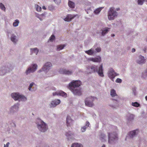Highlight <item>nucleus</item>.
<instances>
[{"mask_svg":"<svg viewBox=\"0 0 147 147\" xmlns=\"http://www.w3.org/2000/svg\"><path fill=\"white\" fill-rule=\"evenodd\" d=\"M96 51L97 52H99L101 51V49L100 47H97L95 49Z\"/></svg>","mask_w":147,"mask_h":147,"instance_id":"79ce46f5","label":"nucleus"},{"mask_svg":"<svg viewBox=\"0 0 147 147\" xmlns=\"http://www.w3.org/2000/svg\"><path fill=\"white\" fill-rule=\"evenodd\" d=\"M41 124L37 125L38 129L42 132H45L47 129V128L46 124L43 121H41Z\"/></svg>","mask_w":147,"mask_h":147,"instance_id":"0eeeda50","label":"nucleus"},{"mask_svg":"<svg viewBox=\"0 0 147 147\" xmlns=\"http://www.w3.org/2000/svg\"><path fill=\"white\" fill-rule=\"evenodd\" d=\"M103 8V7H100L96 9L94 11V12L96 14H98V13L100 11H101L102 9Z\"/></svg>","mask_w":147,"mask_h":147,"instance_id":"c85d7f7f","label":"nucleus"},{"mask_svg":"<svg viewBox=\"0 0 147 147\" xmlns=\"http://www.w3.org/2000/svg\"><path fill=\"white\" fill-rule=\"evenodd\" d=\"M117 16V13L116 11L114 10L113 8H110L108 13V17L109 19L110 20H113Z\"/></svg>","mask_w":147,"mask_h":147,"instance_id":"20e7f679","label":"nucleus"},{"mask_svg":"<svg viewBox=\"0 0 147 147\" xmlns=\"http://www.w3.org/2000/svg\"><path fill=\"white\" fill-rule=\"evenodd\" d=\"M52 64L50 62H47L42 68V70L44 71H47L50 69V67L52 66Z\"/></svg>","mask_w":147,"mask_h":147,"instance_id":"9d476101","label":"nucleus"},{"mask_svg":"<svg viewBox=\"0 0 147 147\" xmlns=\"http://www.w3.org/2000/svg\"><path fill=\"white\" fill-rule=\"evenodd\" d=\"M111 95L112 97L117 96L115 91L114 89H112L111 91Z\"/></svg>","mask_w":147,"mask_h":147,"instance_id":"412c9836","label":"nucleus"},{"mask_svg":"<svg viewBox=\"0 0 147 147\" xmlns=\"http://www.w3.org/2000/svg\"><path fill=\"white\" fill-rule=\"evenodd\" d=\"M53 95L54 96L56 95H60L65 97L67 96V94L66 93L62 91H57L55 93H53Z\"/></svg>","mask_w":147,"mask_h":147,"instance_id":"ddd939ff","label":"nucleus"},{"mask_svg":"<svg viewBox=\"0 0 147 147\" xmlns=\"http://www.w3.org/2000/svg\"><path fill=\"white\" fill-rule=\"evenodd\" d=\"M146 1H147V0H146Z\"/></svg>","mask_w":147,"mask_h":147,"instance_id":"052dcab7","label":"nucleus"},{"mask_svg":"<svg viewBox=\"0 0 147 147\" xmlns=\"http://www.w3.org/2000/svg\"><path fill=\"white\" fill-rule=\"evenodd\" d=\"M74 16H73L71 15H68L67 16L66 18L64 19V20L65 21L69 22L73 19Z\"/></svg>","mask_w":147,"mask_h":147,"instance_id":"f3484780","label":"nucleus"},{"mask_svg":"<svg viewBox=\"0 0 147 147\" xmlns=\"http://www.w3.org/2000/svg\"><path fill=\"white\" fill-rule=\"evenodd\" d=\"M145 60L144 57L142 56H140L137 59V62L139 64H142L145 63Z\"/></svg>","mask_w":147,"mask_h":147,"instance_id":"f8f14e48","label":"nucleus"},{"mask_svg":"<svg viewBox=\"0 0 147 147\" xmlns=\"http://www.w3.org/2000/svg\"><path fill=\"white\" fill-rule=\"evenodd\" d=\"M130 118H129V120H131L133 119L134 116L133 115H130Z\"/></svg>","mask_w":147,"mask_h":147,"instance_id":"c03bdc74","label":"nucleus"},{"mask_svg":"<svg viewBox=\"0 0 147 147\" xmlns=\"http://www.w3.org/2000/svg\"><path fill=\"white\" fill-rule=\"evenodd\" d=\"M42 8L43 9L46 10V8L45 6H43L42 7Z\"/></svg>","mask_w":147,"mask_h":147,"instance_id":"09e8293b","label":"nucleus"},{"mask_svg":"<svg viewBox=\"0 0 147 147\" xmlns=\"http://www.w3.org/2000/svg\"><path fill=\"white\" fill-rule=\"evenodd\" d=\"M71 147H83V146L81 144L75 143L72 144Z\"/></svg>","mask_w":147,"mask_h":147,"instance_id":"a878e982","label":"nucleus"},{"mask_svg":"<svg viewBox=\"0 0 147 147\" xmlns=\"http://www.w3.org/2000/svg\"><path fill=\"white\" fill-rule=\"evenodd\" d=\"M132 52H134L135 51V49L134 48H133L132 49Z\"/></svg>","mask_w":147,"mask_h":147,"instance_id":"de8ad7c7","label":"nucleus"},{"mask_svg":"<svg viewBox=\"0 0 147 147\" xmlns=\"http://www.w3.org/2000/svg\"><path fill=\"white\" fill-rule=\"evenodd\" d=\"M5 70H0V75L1 76H3L5 74Z\"/></svg>","mask_w":147,"mask_h":147,"instance_id":"e433bc0d","label":"nucleus"},{"mask_svg":"<svg viewBox=\"0 0 147 147\" xmlns=\"http://www.w3.org/2000/svg\"><path fill=\"white\" fill-rule=\"evenodd\" d=\"M37 65L36 64H34L32 67H29L26 71V73L27 75L31 72H33L36 69Z\"/></svg>","mask_w":147,"mask_h":147,"instance_id":"1a4fd4ad","label":"nucleus"},{"mask_svg":"<svg viewBox=\"0 0 147 147\" xmlns=\"http://www.w3.org/2000/svg\"><path fill=\"white\" fill-rule=\"evenodd\" d=\"M11 96L15 100H19L22 101H25L26 100V98L24 96L20 95L16 93H12Z\"/></svg>","mask_w":147,"mask_h":147,"instance_id":"39448f33","label":"nucleus"},{"mask_svg":"<svg viewBox=\"0 0 147 147\" xmlns=\"http://www.w3.org/2000/svg\"><path fill=\"white\" fill-rule=\"evenodd\" d=\"M88 59L89 61H92L94 62H98L100 61L101 58L100 57L97 56L95 58H90Z\"/></svg>","mask_w":147,"mask_h":147,"instance_id":"2eb2a0df","label":"nucleus"},{"mask_svg":"<svg viewBox=\"0 0 147 147\" xmlns=\"http://www.w3.org/2000/svg\"><path fill=\"white\" fill-rule=\"evenodd\" d=\"M145 0H138V4L140 5H142L143 4Z\"/></svg>","mask_w":147,"mask_h":147,"instance_id":"72a5a7b5","label":"nucleus"},{"mask_svg":"<svg viewBox=\"0 0 147 147\" xmlns=\"http://www.w3.org/2000/svg\"><path fill=\"white\" fill-rule=\"evenodd\" d=\"M35 7H36V10L38 11H40L41 10V8L39 6L37 5H35Z\"/></svg>","mask_w":147,"mask_h":147,"instance_id":"2f4dec72","label":"nucleus"},{"mask_svg":"<svg viewBox=\"0 0 147 147\" xmlns=\"http://www.w3.org/2000/svg\"><path fill=\"white\" fill-rule=\"evenodd\" d=\"M53 90H55V88H54L53 89Z\"/></svg>","mask_w":147,"mask_h":147,"instance_id":"5fc2aeb1","label":"nucleus"},{"mask_svg":"<svg viewBox=\"0 0 147 147\" xmlns=\"http://www.w3.org/2000/svg\"><path fill=\"white\" fill-rule=\"evenodd\" d=\"M118 74L114 72L113 69H111L109 70L108 73V76L113 81H114L115 77Z\"/></svg>","mask_w":147,"mask_h":147,"instance_id":"6e6552de","label":"nucleus"},{"mask_svg":"<svg viewBox=\"0 0 147 147\" xmlns=\"http://www.w3.org/2000/svg\"><path fill=\"white\" fill-rule=\"evenodd\" d=\"M73 120L70 116H67L66 118V125L67 127H71L73 125Z\"/></svg>","mask_w":147,"mask_h":147,"instance_id":"9b49d317","label":"nucleus"},{"mask_svg":"<svg viewBox=\"0 0 147 147\" xmlns=\"http://www.w3.org/2000/svg\"><path fill=\"white\" fill-rule=\"evenodd\" d=\"M65 46V45H58L57 46V50L60 51V50H62L63 49Z\"/></svg>","mask_w":147,"mask_h":147,"instance_id":"5701e85b","label":"nucleus"},{"mask_svg":"<svg viewBox=\"0 0 147 147\" xmlns=\"http://www.w3.org/2000/svg\"><path fill=\"white\" fill-rule=\"evenodd\" d=\"M113 100H115L117 101V100H115V99H113Z\"/></svg>","mask_w":147,"mask_h":147,"instance_id":"bf43d9fd","label":"nucleus"},{"mask_svg":"<svg viewBox=\"0 0 147 147\" xmlns=\"http://www.w3.org/2000/svg\"><path fill=\"white\" fill-rule=\"evenodd\" d=\"M145 98L146 100H147V96H146L145 97Z\"/></svg>","mask_w":147,"mask_h":147,"instance_id":"8fccbe9b","label":"nucleus"},{"mask_svg":"<svg viewBox=\"0 0 147 147\" xmlns=\"http://www.w3.org/2000/svg\"><path fill=\"white\" fill-rule=\"evenodd\" d=\"M9 144V142H8L6 144V145H4V147H8V146Z\"/></svg>","mask_w":147,"mask_h":147,"instance_id":"49530a36","label":"nucleus"},{"mask_svg":"<svg viewBox=\"0 0 147 147\" xmlns=\"http://www.w3.org/2000/svg\"><path fill=\"white\" fill-rule=\"evenodd\" d=\"M60 72L61 74L67 75H70L72 73V72L71 71L65 69H64L63 71H61Z\"/></svg>","mask_w":147,"mask_h":147,"instance_id":"6ab92c4d","label":"nucleus"},{"mask_svg":"<svg viewBox=\"0 0 147 147\" xmlns=\"http://www.w3.org/2000/svg\"><path fill=\"white\" fill-rule=\"evenodd\" d=\"M142 76V77L144 78H145V77L143 75Z\"/></svg>","mask_w":147,"mask_h":147,"instance_id":"864d4df0","label":"nucleus"},{"mask_svg":"<svg viewBox=\"0 0 147 147\" xmlns=\"http://www.w3.org/2000/svg\"><path fill=\"white\" fill-rule=\"evenodd\" d=\"M39 19H40V20H41L40 18H39Z\"/></svg>","mask_w":147,"mask_h":147,"instance_id":"13d9d810","label":"nucleus"},{"mask_svg":"<svg viewBox=\"0 0 147 147\" xmlns=\"http://www.w3.org/2000/svg\"><path fill=\"white\" fill-rule=\"evenodd\" d=\"M138 130L137 129L130 131L129 134V136L130 138H132L138 133Z\"/></svg>","mask_w":147,"mask_h":147,"instance_id":"dca6fc26","label":"nucleus"},{"mask_svg":"<svg viewBox=\"0 0 147 147\" xmlns=\"http://www.w3.org/2000/svg\"><path fill=\"white\" fill-rule=\"evenodd\" d=\"M33 50H34V53H35L36 55L38 51V49L37 48H34Z\"/></svg>","mask_w":147,"mask_h":147,"instance_id":"ea45409f","label":"nucleus"},{"mask_svg":"<svg viewBox=\"0 0 147 147\" xmlns=\"http://www.w3.org/2000/svg\"><path fill=\"white\" fill-rule=\"evenodd\" d=\"M133 106L138 107L140 106V104L138 103L137 102H132L131 104Z\"/></svg>","mask_w":147,"mask_h":147,"instance_id":"7c9ffc66","label":"nucleus"},{"mask_svg":"<svg viewBox=\"0 0 147 147\" xmlns=\"http://www.w3.org/2000/svg\"><path fill=\"white\" fill-rule=\"evenodd\" d=\"M109 29V28H105V30H102V35L104 36L109 31L108 29Z\"/></svg>","mask_w":147,"mask_h":147,"instance_id":"393cba45","label":"nucleus"},{"mask_svg":"<svg viewBox=\"0 0 147 147\" xmlns=\"http://www.w3.org/2000/svg\"><path fill=\"white\" fill-rule=\"evenodd\" d=\"M16 36L14 35H12L11 38V40L13 42H16L17 41L16 39Z\"/></svg>","mask_w":147,"mask_h":147,"instance_id":"bb28decb","label":"nucleus"},{"mask_svg":"<svg viewBox=\"0 0 147 147\" xmlns=\"http://www.w3.org/2000/svg\"><path fill=\"white\" fill-rule=\"evenodd\" d=\"M106 137L105 135L103 133H101L99 135V138L102 142L105 141Z\"/></svg>","mask_w":147,"mask_h":147,"instance_id":"a211bd4d","label":"nucleus"},{"mask_svg":"<svg viewBox=\"0 0 147 147\" xmlns=\"http://www.w3.org/2000/svg\"><path fill=\"white\" fill-rule=\"evenodd\" d=\"M19 105L18 104L15 105L12 107L11 109V110H14V111H15L16 110V109H18Z\"/></svg>","mask_w":147,"mask_h":147,"instance_id":"cd10ccee","label":"nucleus"},{"mask_svg":"<svg viewBox=\"0 0 147 147\" xmlns=\"http://www.w3.org/2000/svg\"><path fill=\"white\" fill-rule=\"evenodd\" d=\"M127 138V137H126V138H125V140H126V139Z\"/></svg>","mask_w":147,"mask_h":147,"instance_id":"4d7b16f0","label":"nucleus"},{"mask_svg":"<svg viewBox=\"0 0 147 147\" xmlns=\"http://www.w3.org/2000/svg\"><path fill=\"white\" fill-rule=\"evenodd\" d=\"M85 52L89 55H92L94 53V51L92 49L88 50V51H85Z\"/></svg>","mask_w":147,"mask_h":147,"instance_id":"4be33fe9","label":"nucleus"},{"mask_svg":"<svg viewBox=\"0 0 147 147\" xmlns=\"http://www.w3.org/2000/svg\"><path fill=\"white\" fill-rule=\"evenodd\" d=\"M102 147H105V145H103Z\"/></svg>","mask_w":147,"mask_h":147,"instance_id":"3c124183","label":"nucleus"},{"mask_svg":"<svg viewBox=\"0 0 147 147\" xmlns=\"http://www.w3.org/2000/svg\"><path fill=\"white\" fill-rule=\"evenodd\" d=\"M49 10L51 11H52L54 9V7L52 5H50L48 7Z\"/></svg>","mask_w":147,"mask_h":147,"instance_id":"c9c22d12","label":"nucleus"},{"mask_svg":"<svg viewBox=\"0 0 147 147\" xmlns=\"http://www.w3.org/2000/svg\"><path fill=\"white\" fill-rule=\"evenodd\" d=\"M68 4L69 6L70 7L72 8H73L74 7L75 4H74V3H73V2H72L71 1H69V2L68 3Z\"/></svg>","mask_w":147,"mask_h":147,"instance_id":"b1692460","label":"nucleus"},{"mask_svg":"<svg viewBox=\"0 0 147 147\" xmlns=\"http://www.w3.org/2000/svg\"><path fill=\"white\" fill-rule=\"evenodd\" d=\"M115 82L117 83H121L122 82V80L120 78H118L116 80Z\"/></svg>","mask_w":147,"mask_h":147,"instance_id":"58836bf2","label":"nucleus"},{"mask_svg":"<svg viewBox=\"0 0 147 147\" xmlns=\"http://www.w3.org/2000/svg\"><path fill=\"white\" fill-rule=\"evenodd\" d=\"M97 68V67L95 65L89 66L87 67V72L88 74H91L92 73L97 72L99 76L101 77H103L104 75L103 73L102 64L100 66L98 70Z\"/></svg>","mask_w":147,"mask_h":147,"instance_id":"f03ea898","label":"nucleus"},{"mask_svg":"<svg viewBox=\"0 0 147 147\" xmlns=\"http://www.w3.org/2000/svg\"><path fill=\"white\" fill-rule=\"evenodd\" d=\"M34 84V83L33 82L32 83L30 84L28 89L29 90H30L32 87L33 86Z\"/></svg>","mask_w":147,"mask_h":147,"instance_id":"a19ab883","label":"nucleus"},{"mask_svg":"<svg viewBox=\"0 0 147 147\" xmlns=\"http://www.w3.org/2000/svg\"><path fill=\"white\" fill-rule=\"evenodd\" d=\"M111 36L112 37H113L115 36V35H114V34H112Z\"/></svg>","mask_w":147,"mask_h":147,"instance_id":"603ef678","label":"nucleus"},{"mask_svg":"<svg viewBox=\"0 0 147 147\" xmlns=\"http://www.w3.org/2000/svg\"><path fill=\"white\" fill-rule=\"evenodd\" d=\"M86 126H84L83 127H82L81 129V131L82 132H84L86 130Z\"/></svg>","mask_w":147,"mask_h":147,"instance_id":"4c0bfd02","label":"nucleus"},{"mask_svg":"<svg viewBox=\"0 0 147 147\" xmlns=\"http://www.w3.org/2000/svg\"><path fill=\"white\" fill-rule=\"evenodd\" d=\"M19 23V22L18 20H15V21L13 23V25L14 26L16 27L18 26V24Z\"/></svg>","mask_w":147,"mask_h":147,"instance_id":"c756f323","label":"nucleus"},{"mask_svg":"<svg viewBox=\"0 0 147 147\" xmlns=\"http://www.w3.org/2000/svg\"><path fill=\"white\" fill-rule=\"evenodd\" d=\"M55 3L57 4H59L61 2L60 0H54Z\"/></svg>","mask_w":147,"mask_h":147,"instance_id":"37998d69","label":"nucleus"},{"mask_svg":"<svg viewBox=\"0 0 147 147\" xmlns=\"http://www.w3.org/2000/svg\"><path fill=\"white\" fill-rule=\"evenodd\" d=\"M60 101L59 99L55 100L52 101L51 103L50 104V107H55L57 105L60 104Z\"/></svg>","mask_w":147,"mask_h":147,"instance_id":"4468645a","label":"nucleus"},{"mask_svg":"<svg viewBox=\"0 0 147 147\" xmlns=\"http://www.w3.org/2000/svg\"><path fill=\"white\" fill-rule=\"evenodd\" d=\"M108 143L110 144L114 142L115 140H117L118 137L117 134L115 132L109 133L108 134Z\"/></svg>","mask_w":147,"mask_h":147,"instance_id":"7ed1b4c3","label":"nucleus"},{"mask_svg":"<svg viewBox=\"0 0 147 147\" xmlns=\"http://www.w3.org/2000/svg\"><path fill=\"white\" fill-rule=\"evenodd\" d=\"M81 84V82L80 81L73 80L69 84V88L74 94L80 95L82 94L81 89L78 88Z\"/></svg>","mask_w":147,"mask_h":147,"instance_id":"f257e3e1","label":"nucleus"},{"mask_svg":"<svg viewBox=\"0 0 147 147\" xmlns=\"http://www.w3.org/2000/svg\"><path fill=\"white\" fill-rule=\"evenodd\" d=\"M144 74H146V75H147V73L146 74V72L144 73Z\"/></svg>","mask_w":147,"mask_h":147,"instance_id":"6e6d98bb","label":"nucleus"},{"mask_svg":"<svg viewBox=\"0 0 147 147\" xmlns=\"http://www.w3.org/2000/svg\"><path fill=\"white\" fill-rule=\"evenodd\" d=\"M55 37L54 35L52 34L51 36L50 37L49 39V40L50 41H51L52 42V41L55 39Z\"/></svg>","mask_w":147,"mask_h":147,"instance_id":"473e14b6","label":"nucleus"},{"mask_svg":"<svg viewBox=\"0 0 147 147\" xmlns=\"http://www.w3.org/2000/svg\"><path fill=\"white\" fill-rule=\"evenodd\" d=\"M90 123L88 121H87L86 123V125L85 126H86V127L87 126V127H88Z\"/></svg>","mask_w":147,"mask_h":147,"instance_id":"a18cd8bd","label":"nucleus"},{"mask_svg":"<svg viewBox=\"0 0 147 147\" xmlns=\"http://www.w3.org/2000/svg\"><path fill=\"white\" fill-rule=\"evenodd\" d=\"M0 8L2 10L5 11V7L4 5L2 3H0Z\"/></svg>","mask_w":147,"mask_h":147,"instance_id":"f704fd0d","label":"nucleus"},{"mask_svg":"<svg viewBox=\"0 0 147 147\" xmlns=\"http://www.w3.org/2000/svg\"><path fill=\"white\" fill-rule=\"evenodd\" d=\"M65 135L67 137L68 139L69 138H71L73 136V134L70 131H69L68 132H66L65 133Z\"/></svg>","mask_w":147,"mask_h":147,"instance_id":"aec40b11","label":"nucleus"},{"mask_svg":"<svg viewBox=\"0 0 147 147\" xmlns=\"http://www.w3.org/2000/svg\"><path fill=\"white\" fill-rule=\"evenodd\" d=\"M96 98L92 97L87 98L85 101V105L88 107H92L93 105L92 102Z\"/></svg>","mask_w":147,"mask_h":147,"instance_id":"423d86ee","label":"nucleus"}]
</instances>
